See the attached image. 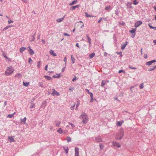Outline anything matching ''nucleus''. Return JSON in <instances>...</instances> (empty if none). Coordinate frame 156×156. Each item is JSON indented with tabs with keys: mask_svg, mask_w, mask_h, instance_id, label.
Instances as JSON below:
<instances>
[{
	"mask_svg": "<svg viewBox=\"0 0 156 156\" xmlns=\"http://www.w3.org/2000/svg\"><path fill=\"white\" fill-rule=\"evenodd\" d=\"M77 25L79 26L80 28H82L84 26V25L82 21H80L77 24Z\"/></svg>",
	"mask_w": 156,
	"mask_h": 156,
	"instance_id": "1a4fd4ad",
	"label": "nucleus"
},
{
	"mask_svg": "<svg viewBox=\"0 0 156 156\" xmlns=\"http://www.w3.org/2000/svg\"><path fill=\"white\" fill-rule=\"evenodd\" d=\"M31 62H32V60L31 58H29V61H28L29 63H30Z\"/></svg>",
	"mask_w": 156,
	"mask_h": 156,
	"instance_id": "6e6d98bb",
	"label": "nucleus"
},
{
	"mask_svg": "<svg viewBox=\"0 0 156 156\" xmlns=\"http://www.w3.org/2000/svg\"><path fill=\"white\" fill-rule=\"evenodd\" d=\"M95 55V54L94 53H93L89 55L90 57V58H92L94 57Z\"/></svg>",
	"mask_w": 156,
	"mask_h": 156,
	"instance_id": "c756f323",
	"label": "nucleus"
},
{
	"mask_svg": "<svg viewBox=\"0 0 156 156\" xmlns=\"http://www.w3.org/2000/svg\"><path fill=\"white\" fill-rule=\"evenodd\" d=\"M127 43H128V42H127V41H126V43L125 44H124L123 45H122V47H121V49H122L123 50H124V48H125V47H126V46L127 45Z\"/></svg>",
	"mask_w": 156,
	"mask_h": 156,
	"instance_id": "412c9836",
	"label": "nucleus"
},
{
	"mask_svg": "<svg viewBox=\"0 0 156 156\" xmlns=\"http://www.w3.org/2000/svg\"><path fill=\"white\" fill-rule=\"evenodd\" d=\"M116 125L119 126H121L122 125V123L120 122L119 121L117 122L116 123Z\"/></svg>",
	"mask_w": 156,
	"mask_h": 156,
	"instance_id": "e433bc0d",
	"label": "nucleus"
},
{
	"mask_svg": "<svg viewBox=\"0 0 156 156\" xmlns=\"http://www.w3.org/2000/svg\"><path fill=\"white\" fill-rule=\"evenodd\" d=\"M65 16H64L63 17L58 19L56 20V21L58 23H60L65 18Z\"/></svg>",
	"mask_w": 156,
	"mask_h": 156,
	"instance_id": "ddd939ff",
	"label": "nucleus"
},
{
	"mask_svg": "<svg viewBox=\"0 0 156 156\" xmlns=\"http://www.w3.org/2000/svg\"><path fill=\"white\" fill-rule=\"evenodd\" d=\"M58 133L60 134H62L63 133V131L61 128H59L58 130H57Z\"/></svg>",
	"mask_w": 156,
	"mask_h": 156,
	"instance_id": "dca6fc26",
	"label": "nucleus"
},
{
	"mask_svg": "<svg viewBox=\"0 0 156 156\" xmlns=\"http://www.w3.org/2000/svg\"><path fill=\"white\" fill-rule=\"evenodd\" d=\"M133 4L135 5H137L138 4V2L136 0H134L133 1Z\"/></svg>",
	"mask_w": 156,
	"mask_h": 156,
	"instance_id": "4c0bfd02",
	"label": "nucleus"
},
{
	"mask_svg": "<svg viewBox=\"0 0 156 156\" xmlns=\"http://www.w3.org/2000/svg\"><path fill=\"white\" fill-rule=\"evenodd\" d=\"M79 7V5H77L75 6H72L70 8V9L72 10H74L76 8H78Z\"/></svg>",
	"mask_w": 156,
	"mask_h": 156,
	"instance_id": "f3484780",
	"label": "nucleus"
},
{
	"mask_svg": "<svg viewBox=\"0 0 156 156\" xmlns=\"http://www.w3.org/2000/svg\"><path fill=\"white\" fill-rule=\"evenodd\" d=\"M56 75H58V76L54 75L53 76V77L55 78H59L60 76V74H56Z\"/></svg>",
	"mask_w": 156,
	"mask_h": 156,
	"instance_id": "a878e982",
	"label": "nucleus"
},
{
	"mask_svg": "<svg viewBox=\"0 0 156 156\" xmlns=\"http://www.w3.org/2000/svg\"><path fill=\"white\" fill-rule=\"evenodd\" d=\"M129 67L131 69H136L137 68L136 67H132V66L131 65H129Z\"/></svg>",
	"mask_w": 156,
	"mask_h": 156,
	"instance_id": "c03bdc74",
	"label": "nucleus"
},
{
	"mask_svg": "<svg viewBox=\"0 0 156 156\" xmlns=\"http://www.w3.org/2000/svg\"><path fill=\"white\" fill-rule=\"evenodd\" d=\"M42 43L44 44L45 43V41L44 40H43V39H42Z\"/></svg>",
	"mask_w": 156,
	"mask_h": 156,
	"instance_id": "69168bd1",
	"label": "nucleus"
},
{
	"mask_svg": "<svg viewBox=\"0 0 156 156\" xmlns=\"http://www.w3.org/2000/svg\"><path fill=\"white\" fill-rule=\"evenodd\" d=\"M96 140L98 142H102V140L101 137L98 136L96 138Z\"/></svg>",
	"mask_w": 156,
	"mask_h": 156,
	"instance_id": "f8f14e48",
	"label": "nucleus"
},
{
	"mask_svg": "<svg viewBox=\"0 0 156 156\" xmlns=\"http://www.w3.org/2000/svg\"><path fill=\"white\" fill-rule=\"evenodd\" d=\"M63 148H64V151H66V154H67L68 153V150H69L68 147H64Z\"/></svg>",
	"mask_w": 156,
	"mask_h": 156,
	"instance_id": "4be33fe9",
	"label": "nucleus"
},
{
	"mask_svg": "<svg viewBox=\"0 0 156 156\" xmlns=\"http://www.w3.org/2000/svg\"><path fill=\"white\" fill-rule=\"evenodd\" d=\"M87 36V40L88 41V42L89 43V44H90L91 43L90 38L88 36Z\"/></svg>",
	"mask_w": 156,
	"mask_h": 156,
	"instance_id": "2f4dec72",
	"label": "nucleus"
},
{
	"mask_svg": "<svg viewBox=\"0 0 156 156\" xmlns=\"http://www.w3.org/2000/svg\"><path fill=\"white\" fill-rule=\"evenodd\" d=\"M68 123L69 125L71 126L72 129H73L75 127V125L73 124L71 122H69Z\"/></svg>",
	"mask_w": 156,
	"mask_h": 156,
	"instance_id": "7c9ffc66",
	"label": "nucleus"
},
{
	"mask_svg": "<svg viewBox=\"0 0 156 156\" xmlns=\"http://www.w3.org/2000/svg\"><path fill=\"white\" fill-rule=\"evenodd\" d=\"M23 2L27 3L28 2L29 0H21Z\"/></svg>",
	"mask_w": 156,
	"mask_h": 156,
	"instance_id": "a18cd8bd",
	"label": "nucleus"
},
{
	"mask_svg": "<svg viewBox=\"0 0 156 156\" xmlns=\"http://www.w3.org/2000/svg\"><path fill=\"white\" fill-rule=\"evenodd\" d=\"M71 57L72 63H74L75 62V59L73 57L72 55H71Z\"/></svg>",
	"mask_w": 156,
	"mask_h": 156,
	"instance_id": "f704fd0d",
	"label": "nucleus"
},
{
	"mask_svg": "<svg viewBox=\"0 0 156 156\" xmlns=\"http://www.w3.org/2000/svg\"><path fill=\"white\" fill-rule=\"evenodd\" d=\"M75 156H79V149L77 147L75 148Z\"/></svg>",
	"mask_w": 156,
	"mask_h": 156,
	"instance_id": "0eeeda50",
	"label": "nucleus"
},
{
	"mask_svg": "<svg viewBox=\"0 0 156 156\" xmlns=\"http://www.w3.org/2000/svg\"><path fill=\"white\" fill-rule=\"evenodd\" d=\"M142 23V22L141 21H138L135 23V27H138Z\"/></svg>",
	"mask_w": 156,
	"mask_h": 156,
	"instance_id": "20e7f679",
	"label": "nucleus"
},
{
	"mask_svg": "<svg viewBox=\"0 0 156 156\" xmlns=\"http://www.w3.org/2000/svg\"><path fill=\"white\" fill-rule=\"evenodd\" d=\"M122 72H123V73H125V72L123 70H119V72H118V73H121Z\"/></svg>",
	"mask_w": 156,
	"mask_h": 156,
	"instance_id": "603ef678",
	"label": "nucleus"
},
{
	"mask_svg": "<svg viewBox=\"0 0 156 156\" xmlns=\"http://www.w3.org/2000/svg\"><path fill=\"white\" fill-rule=\"evenodd\" d=\"M35 39V37L34 36H32L31 38V40L30 41V42H32L33 41H34Z\"/></svg>",
	"mask_w": 156,
	"mask_h": 156,
	"instance_id": "a19ab883",
	"label": "nucleus"
},
{
	"mask_svg": "<svg viewBox=\"0 0 156 156\" xmlns=\"http://www.w3.org/2000/svg\"><path fill=\"white\" fill-rule=\"evenodd\" d=\"M23 85L24 86H25L26 87H28V85H29L30 83L27 82H23Z\"/></svg>",
	"mask_w": 156,
	"mask_h": 156,
	"instance_id": "6ab92c4d",
	"label": "nucleus"
},
{
	"mask_svg": "<svg viewBox=\"0 0 156 156\" xmlns=\"http://www.w3.org/2000/svg\"><path fill=\"white\" fill-rule=\"evenodd\" d=\"M124 135V132L123 129H121L117 133L115 137L116 139L120 140L123 137Z\"/></svg>",
	"mask_w": 156,
	"mask_h": 156,
	"instance_id": "f03ea898",
	"label": "nucleus"
},
{
	"mask_svg": "<svg viewBox=\"0 0 156 156\" xmlns=\"http://www.w3.org/2000/svg\"><path fill=\"white\" fill-rule=\"evenodd\" d=\"M112 144L114 146L117 147L118 148L120 147V145L119 143L115 141L113 142Z\"/></svg>",
	"mask_w": 156,
	"mask_h": 156,
	"instance_id": "39448f33",
	"label": "nucleus"
},
{
	"mask_svg": "<svg viewBox=\"0 0 156 156\" xmlns=\"http://www.w3.org/2000/svg\"><path fill=\"white\" fill-rule=\"evenodd\" d=\"M106 81L105 80H103L102 81L101 84V86L102 87H103L106 84Z\"/></svg>",
	"mask_w": 156,
	"mask_h": 156,
	"instance_id": "aec40b11",
	"label": "nucleus"
},
{
	"mask_svg": "<svg viewBox=\"0 0 156 156\" xmlns=\"http://www.w3.org/2000/svg\"><path fill=\"white\" fill-rule=\"evenodd\" d=\"M156 68V66H153V67L152 69H150L148 70L149 71H151V70H154Z\"/></svg>",
	"mask_w": 156,
	"mask_h": 156,
	"instance_id": "79ce46f5",
	"label": "nucleus"
},
{
	"mask_svg": "<svg viewBox=\"0 0 156 156\" xmlns=\"http://www.w3.org/2000/svg\"><path fill=\"white\" fill-rule=\"evenodd\" d=\"M144 58H147V55L146 54H144Z\"/></svg>",
	"mask_w": 156,
	"mask_h": 156,
	"instance_id": "8fccbe9b",
	"label": "nucleus"
},
{
	"mask_svg": "<svg viewBox=\"0 0 156 156\" xmlns=\"http://www.w3.org/2000/svg\"><path fill=\"white\" fill-rule=\"evenodd\" d=\"M63 34L65 36H68L69 37L70 36V35L69 34H67L66 33H64Z\"/></svg>",
	"mask_w": 156,
	"mask_h": 156,
	"instance_id": "bf43d9fd",
	"label": "nucleus"
},
{
	"mask_svg": "<svg viewBox=\"0 0 156 156\" xmlns=\"http://www.w3.org/2000/svg\"><path fill=\"white\" fill-rule=\"evenodd\" d=\"M93 98H91V99L90 100V102H93Z\"/></svg>",
	"mask_w": 156,
	"mask_h": 156,
	"instance_id": "774afa93",
	"label": "nucleus"
},
{
	"mask_svg": "<svg viewBox=\"0 0 156 156\" xmlns=\"http://www.w3.org/2000/svg\"><path fill=\"white\" fill-rule=\"evenodd\" d=\"M27 120L26 117H25L23 119H21V122H23L24 124L26 123V121Z\"/></svg>",
	"mask_w": 156,
	"mask_h": 156,
	"instance_id": "393cba45",
	"label": "nucleus"
},
{
	"mask_svg": "<svg viewBox=\"0 0 156 156\" xmlns=\"http://www.w3.org/2000/svg\"><path fill=\"white\" fill-rule=\"evenodd\" d=\"M90 96L91 98H93V94L92 93H90Z\"/></svg>",
	"mask_w": 156,
	"mask_h": 156,
	"instance_id": "338daca9",
	"label": "nucleus"
},
{
	"mask_svg": "<svg viewBox=\"0 0 156 156\" xmlns=\"http://www.w3.org/2000/svg\"><path fill=\"white\" fill-rule=\"evenodd\" d=\"M26 49V48L22 47L20 49V53H23V51Z\"/></svg>",
	"mask_w": 156,
	"mask_h": 156,
	"instance_id": "2eb2a0df",
	"label": "nucleus"
},
{
	"mask_svg": "<svg viewBox=\"0 0 156 156\" xmlns=\"http://www.w3.org/2000/svg\"><path fill=\"white\" fill-rule=\"evenodd\" d=\"M9 27V26H6V27H5L3 29V30H7V29Z\"/></svg>",
	"mask_w": 156,
	"mask_h": 156,
	"instance_id": "052dcab7",
	"label": "nucleus"
},
{
	"mask_svg": "<svg viewBox=\"0 0 156 156\" xmlns=\"http://www.w3.org/2000/svg\"><path fill=\"white\" fill-rule=\"evenodd\" d=\"M102 18H100V20H98V23H100L101 22V21H102Z\"/></svg>",
	"mask_w": 156,
	"mask_h": 156,
	"instance_id": "5fc2aeb1",
	"label": "nucleus"
},
{
	"mask_svg": "<svg viewBox=\"0 0 156 156\" xmlns=\"http://www.w3.org/2000/svg\"><path fill=\"white\" fill-rule=\"evenodd\" d=\"M156 60H154L148 62H146V64L147 65H151L153 63L156 62Z\"/></svg>",
	"mask_w": 156,
	"mask_h": 156,
	"instance_id": "9b49d317",
	"label": "nucleus"
},
{
	"mask_svg": "<svg viewBox=\"0 0 156 156\" xmlns=\"http://www.w3.org/2000/svg\"><path fill=\"white\" fill-rule=\"evenodd\" d=\"M80 105V101H78L77 104H76V106H77V107H78L79 105Z\"/></svg>",
	"mask_w": 156,
	"mask_h": 156,
	"instance_id": "4d7b16f0",
	"label": "nucleus"
},
{
	"mask_svg": "<svg viewBox=\"0 0 156 156\" xmlns=\"http://www.w3.org/2000/svg\"><path fill=\"white\" fill-rule=\"evenodd\" d=\"M64 61L65 62V63H66V61H67V58L66 57H65L64 59Z\"/></svg>",
	"mask_w": 156,
	"mask_h": 156,
	"instance_id": "13d9d810",
	"label": "nucleus"
},
{
	"mask_svg": "<svg viewBox=\"0 0 156 156\" xmlns=\"http://www.w3.org/2000/svg\"><path fill=\"white\" fill-rule=\"evenodd\" d=\"M2 55L3 56L6 58H7V57L6 55V54L4 51H2Z\"/></svg>",
	"mask_w": 156,
	"mask_h": 156,
	"instance_id": "cd10ccee",
	"label": "nucleus"
},
{
	"mask_svg": "<svg viewBox=\"0 0 156 156\" xmlns=\"http://www.w3.org/2000/svg\"><path fill=\"white\" fill-rule=\"evenodd\" d=\"M21 76V75L20 73H18L15 76L19 78Z\"/></svg>",
	"mask_w": 156,
	"mask_h": 156,
	"instance_id": "c9c22d12",
	"label": "nucleus"
},
{
	"mask_svg": "<svg viewBox=\"0 0 156 156\" xmlns=\"http://www.w3.org/2000/svg\"><path fill=\"white\" fill-rule=\"evenodd\" d=\"M14 116V114H9L7 116V117L8 118H11L13 117Z\"/></svg>",
	"mask_w": 156,
	"mask_h": 156,
	"instance_id": "58836bf2",
	"label": "nucleus"
},
{
	"mask_svg": "<svg viewBox=\"0 0 156 156\" xmlns=\"http://www.w3.org/2000/svg\"><path fill=\"white\" fill-rule=\"evenodd\" d=\"M51 94L52 95H56L58 96L60 94L58 92L56 91L55 89H52V92Z\"/></svg>",
	"mask_w": 156,
	"mask_h": 156,
	"instance_id": "423d86ee",
	"label": "nucleus"
},
{
	"mask_svg": "<svg viewBox=\"0 0 156 156\" xmlns=\"http://www.w3.org/2000/svg\"><path fill=\"white\" fill-rule=\"evenodd\" d=\"M132 3L131 2H128L127 4V6L128 8H130L131 7Z\"/></svg>",
	"mask_w": 156,
	"mask_h": 156,
	"instance_id": "c85d7f7f",
	"label": "nucleus"
},
{
	"mask_svg": "<svg viewBox=\"0 0 156 156\" xmlns=\"http://www.w3.org/2000/svg\"><path fill=\"white\" fill-rule=\"evenodd\" d=\"M50 53L53 56H56V54L52 50H50Z\"/></svg>",
	"mask_w": 156,
	"mask_h": 156,
	"instance_id": "4468645a",
	"label": "nucleus"
},
{
	"mask_svg": "<svg viewBox=\"0 0 156 156\" xmlns=\"http://www.w3.org/2000/svg\"><path fill=\"white\" fill-rule=\"evenodd\" d=\"M44 77L45 78L48 80H52L51 78L48 76H44Z\"/></svg>",
	"mask_w": 156,
	"mask_h": 156,
	"instance_id": "a211bd4d",
	"label": "nucleus"
},
{
	"mask_svg": "<svg viewBox=\"0 0 156 156\" xmlns=\"http://www.w3.org/2000/svg\"><path fill=\"white\" fill-rule=\"evenodd\" d=\"M13 22V21L12 20H9L8 21V23L9 24H10L12 23Z\"/></svg>",
	"mask_w": 156,
	"mask_h": 156,
	"instance_id": "864d4df0",
	"label": "nucleus"
},
{
	"mask_svg": "<svg viewBox=\"0 0 156 156\" xmlns=\"http://www.w3.org/2000/svg\"><path fill=\"white\" fill-rule=\"evenodd\" d=\"M86 91L87 92V93L88 94H90V93H91L90 92L89 90L87 89H86Z\"/></svg>",
	"mask_w": 156,
	"mask_h": 156,
	"instance_id": "3c124183",
	"label": "nucleus"
},
{
	"mask_svg": "<svg viewBox=\"0 0 156 156\" xmlns=\"http://www.w3.org/2000/svg\"><path fill=\"white\" fill-rule=\"evenodd\" d=\"M140 89H142L144 88V83H142L140 85Z\"/></svg>",
	"mask_w": 156,
	"mask_h": 156,
	"instance_id": "37998d69",
	"label": "nucleus"
},
{
	"mask_svg": "<svg viewBox=\"0 0 156 156\" xmlns=\"http://www.w3.org/2000/svg\"><path fill=\"white\" fill-rule=\"evenodd\" d=\"M55 124L57 126H58L60 124L61 122L59 121H55Z\"/></svg>",
	"mask_w": 156,
	"mask_h": 156,
	"instance_id": "5701e85b",
	"label": "nucleus"
},
{
	"mask_svg": "<svg viewBox=\"0 0 156 156\" xmlns=\"http://www.w3.org/2000/svg\"><path fill=\"white\" fill-rule=\"evenodd\" d=\"M35 106V104L34 103H32L30 107V108H33Z\"/></svg>",
	"mask_w": 156,
	"mask_h": 156,
	"instance_id": "49530a36",
	"label": "nucleus"
},
{
	"mask_svg": "<svg viewBox=\"0 0 156 156\" xmlns=\"http://www.w3.org/2000/svg\"><path fill=\"white\" fill-rule=\"evenodd\" d=\"M76 77L75 76L74 78H73V80H72V81H73L74 82V81L76 80Z\"/></svg>",
	"mask_w": 156,
	"mask_h": 156,
	"instance_id": "e2e57ef3",
	"label": "nucleus"
},
{
	"mask_svg": "<svg viewBox=\"0 0 156 156\" xmlns=\"http://www.w3.org/2000/svg\"><path fill=\"white\" fill-rule=\"evenodd\" d=\"M79 118L82 120L83 123L86 124L88 121V117L87 114L84 112L82 113Z\"/></svg>",
	"mask_w": 156,
	"mask_h": 156,
	"instance_id": "f257e3e1",
	"label": "nucleus"
},
{
	"mask_svg": "<svg viewBox=\"0 0 156 156\" xmlns=\"http://www.w3.org/2000/svg\"><path fill=\"white\" fill-rule=\"evenodd\" d=\"M48 65H46L45 67V70L46 71H47V70H48Z\"/></svg>",
	"mask_w": 156,
	"mask_h": 156,
	"instance_id": "680f3d73",
	"label": "nucleus"
},
{
	"mask_svg": "<svg viewBox=\"0 0 156 156\" xmlns=\"http://www.w3.org/2000/svg\"><path fill=\"white\" fill-rule=\"evenodd\" d=\"M75 105V103L74 104V105L73 106H72L71 107V110H73L74 109V108Z\"/></svg>",
	"mask_w": 156,
	"mask_h": 156,
	"instance_id": "de8ad7c7",
	"label": "nucleus"
},
{
	"mask_svg": "<svg viewBox=\"0 0 156 156\" xmlns=\"http://www.w3.org/2000/svg\"><path fill=\"white\" fill-rule=\"evenodd\" d=\"M76 47H77L79 48H80V46H79V44L78 43H77L76 44Z\"/></svg>",
	"mask_w": 156,
	"mask_h": 156,
	"instance_id": "0e129e2a",
	"label": "nucleus"
},
{
	"mask_svg": "<svg viewBox=\"0 0 156 156\" xmlns=\"http://www.w3.org/2000/svg\"><path fill=\"white\" fill-rule=\"evenodd\" d=\"M135 30H136L135 29H133L131 30H130L129 31V32L130 33H134V35L133 36V37H134L135 35Z\"/></svg>",
	"mask_w": 156,
	"mask_h": 156,
	"instance_id": "bb28decb",
	"label": "nucleus"
},
{
	"mask_svg": "<svg viewBox=\"0 0 156 156\" xmlns=\"http://www.w3.org/2000/svg\"><path fill=\"white\" fill-rule=\"evenodd\" d=\"M8 140L10 141V142H15V140L13 138L12 136H9L8 138Z\"/></svg>",
	"mask_w": 156,
	"mask_h": 156,
	"instance_id": "9d476101",
	"label": "nucleus"
},
{
	"mask_svg": "<svg viewBox=\"0 0 156 156\" xmlns=\"http://www.w3.org/2000/svg\"><path fill=\"white\" fill-rule=\"evenodd\" d=\"M110 8L111 7L110 6H108L105 7V10H108L110 9Z\"/></svg>",
	"mask_w": 156,
	"mask_h": 156,
	"instance_id": "ea45409f",
	"label": "nucleus"
},
{
	"mask_svg": "<svg viewBox=\"0 0 156 156\" xmlns=\"http://www.w3.org/2000/svg\"><path fill=\"white\" fill-rule=\"evenodd\" d=\"M28 48H29V49L28 50V51H29L30 54V55H34V51L30 48V47H29Z\"/></svg>",
	"mask_w": 156,
	"mask_h": 156,
	"instance_id": "6e6552de",
	"label": "nucleus"
},
{
	"mask_svg": "<svg viewBox=\"0 0 156 156\" xmlns=\"http://www.w3.org/2000/svg\"><path fill=\"white\" fill-rule=\"evenodd\" d=\"M66 139L68 142H69L71 141V139L69 136H67L66 137Z\"/></svg>",
	"mask_w": 156,
	"mask_h": 156,
	"instance_id": "473e14b6",
	"label": "nucleus"
},
{
	"mask_svg": "<svg viewBox=\"0 0 156 156\" xmlns=\"http://www.w3.org/2000/svg\"><path fill=\"white\" fill-rule=\"evenodd\" d=\"M85 15L87 17H93V16H92L91 15H90L88 14L87 13V12H86L85 13Z\"/></svg>",
	"mask_w": 156,
	"mask_h": 156,
	"instance_id": "72a5a7b5",
	"label": "nucleus"
},
{
	"mask_svg": "<svg viewBox=\"0 0 156 156\" xmlns=\"http://www.w3.org/2000/svg\"><path fill=\"white\" fill-rule=\"evenodd\" d=\"M39 85L40 87H43V83H41V82H39Z\"/></svg>",
	"mask_w": 156,
	"mask_h": 156,
	"instance_id": "09e8293b",
	"label": "nucleus"
},
{
	"mask_svg": "<svg viewBox=\"0 0 156 156\" xmlns=\"http://www.w3.org/2000/svg\"><path fill=\"white\" fill-rule=\"evenodd\" d=\"M14 69L12 66L8 67L5 72V74L6 76H8L12 74L14 72Z\"/></svg>",
	"mask_w": 156,
	"mask_h": 156,
	"instance_id": "7ed1b4c3",
	"label": "nucleus"
},
{
	"mask_svg": "<svg viewBox=\"0 0 156 156\" xmlns=\"http://www.w3.org/2000/svg\"><path fill=\"white\" fill-rule=\"evenodd\" d=\"M77 2V0H75L73 1L71 3L69 4L70 5H73L76 3Z\"/></svg>",
	"mask_w": 156,
	"mask_h": 156,
	"instance_id": "b1692460",
	"label": "nucleus"
}]
</instances>
